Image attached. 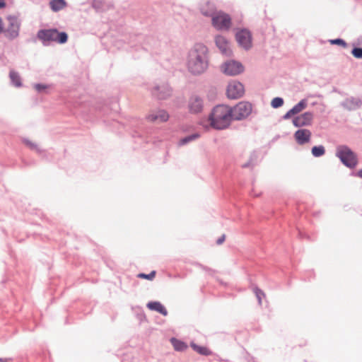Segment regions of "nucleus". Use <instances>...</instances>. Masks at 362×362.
<instances>
[{"mask_svg": "<svg viewBox=\"0 0 362 362\" xmlns=\"http://www.w3.org/2000/svg\"><path fill=\"white\" fill-rule=\"evenodd\" d=\"M208 67V49L202 44H197L189 53L187 68L194 74H200Z\"/></svg>", "mask_w": 362, "mask_h": 362, "instance_id": "nucleus-1", "label": "nucleus"}, {"mask_svg": "<svg viewBox=\"0 0 362 362\" xmlns=\"http://www.w3.org/2000/svg\"><path fill=\"white\" fill-rule=\"evenodd\" d=\"M233 119L231 107L224 105L216 106L209 117L211 127L216 129H226Z\"/></svg>", "mask_w": 362, "mask_h": 362, "instance_id": "nucleus-2", "label": "nucleus"}, {"mask_svg": "<svg viewBox=\"0 0 362 362\" xmlns=\"http://www.w3.org/2000/svg\"><path fill=\"white\" fill-rule=\"evenodd\" d=\"M37 37L43 42H55L59 44H64L68 40L66 33L59 32L57 29L41 30L37 33Z\"/></svg>", "mask_w": 362, "mask_h": 362, "instance_id": "nucleus-3", "label": "nucleus"}, {"mask_svg": "<svg viewBox=\"0 0 362 362\" xmlns=\"http://www.w3.org/2000/svg\"><path fill=\"white\" fill-rule=\"evenodd\" d=\"M336 156L341 163L348 168H354L358 163L356 155L346 146H339L337 148Z\"/></svg>", "mask_w": 362, "mask_h": 362, "instance_id": "nucleus-4", "label": "nucleus"}, {"mask_svg": "<svg viewBox=\"0 0 362 362\" xmlns=\"http://www.w3.org/2000/svg\"><path fill=\"white\" fill-rule=\"evenodd\" d=\"M252 105L247 102H240L233 108L231 107L233 119L240 120L249 116L252 112Z\"/></svg>", "mask_w": 362, "mask_h": 362, "instance_id": "nucleus-5", "label": "nucleus"}, {"mask_svg": "<svg viewBox=\"0 0 362 362\" xmlns=\"http://www.w3.org/2000/svg\"><path fill=\"white\" fill-rule=\"evenodd\" d=\"M212 25L218 30H228L231 25V19L228 14L219 11L212 17Z\"/></svg>", "mask_w": 362, "mask_h": 362, "instance_id": "nucleus-6", "label": "nucleus"}, {"mask_svg": "<svg viewBox=\"0 0 362 362\" xmlns=\"http://www.w3.org/2000/svg\"><path fill=\"white\" fill-rule=\"evenodd\" d=\"M243 65L236 61H228L222 65V71L227 75L234 76L243 71Z\"/></svg>", "mask_w": 362, "mask_h": 362, "instance_id": "nucleus-7", "label": "nucleus"}, {"mask_svg": "<svg viewBox=\"0 0 362 362\" xmlns=\"http://www.w3.org/2000/svg\"><path fill=\"white\" fill-rule=\"evenodd\" d=\"M226 93L229 98L237 99L240 98L244 94L243 86L238 81H232L228 84Z\"/></svg>", "mask_w": 362, "mask_h": 362, "instance_id": "nucleus-8", "label": "nucleus"}, {"mask_svg": "<svg viewBox=\"0 0 362 362\" xmlns=\"http://www.w3.org/2000/svg\"><path fill=\"white\" fill-rule=\"evenodd\" d=\"M8 26L5 30L6 35L10 38H15L18 35L20 23L17 18L8 16L7 18Z\"/></svg>", "mask_w": 362, "mask_h": 362, "instance_id": "nucleus-9", "label": "nucleus"}, {"mask_svg": "<svg viewBox=\"0 0 362 362\" xmlns=\"http://www.w3.org/2000/svg\"><path fill=\"white\" fill-rule=\"evenodd\" d=\"M168 119L169 115L164 110H153L146 116V119L151 122H165Z\"/></svg>", "mask_w": 362, "mask_h": 362, "instance_id": "nucleus-10", "label": "nucleus"}, {"mask_svg": "<svg viewBox=\"0 0 362 362\" xmlns=\"http://www.w3.org/2000/svg\"><path fill=\"white\" fill-rule=\"evenodd\" d=\"M236 40L240 46L248 49L252 46L251 34L247 30H241L235 35Z\"/></svg>", "mask_w": 362, "mask_h": 362, "instance_id": "nucleus-11", "label": "nucleus"}, {"mask_svg": "<svg viewBox=\"0 0 362 362\" xmlns=\"http://www.w3.org/2000/svg\"><path fill=\"white\" fill-rule=\"evenodd\" d=\"M313 119V114L310 112H306L296 117L293 119V124L295 127H300L304 126H310Z\"/></svg>", "mask_w": 362, "mask_h": 362, "instance_id": "nucleus-12", "label": "nucleus"}, {"mask_svg": "<svg viewBox=\"0 0 362 362\" xmlns=\"http://www.w3.org/2000/svg\"><path fill=\"white\" fill-rule=\"evenodd\" d=\"M216 45L221 51V52L229 57L232 54V51L230 48L229 42L226 37L221 35H218L215 38Z\"/></svg>", "mask_w": 362, "mask_h": 362, "instance_id": "nucleus-13", "label": "nucleus"}, {"mask_svg": "<svg viewBox=\"0 0 362 362\" xmlns=\"http://www.w3.org/2000/svg\"><path fill=\"white\" fill-rule=\"evenodd\" d=\"M294 138L298 144L303 145L310 141L311 132L306 129H298L295 132Z\"/></svg>", "mask_w": 362, "mask_h": 362, "instance_id": "nucleus-14", "label": "nucleus"}, {"mask_svg": "<svg viewBox=\"0 0 362 362\" xmlns=\"http://www.w3.org/2000/svg\"><path fill=\"white\" fill-rule=\"evenodd\" d=\"M189 107L192 112H199L202 109V101L197 96L192 97L189 100Z\"/></svg>", "mask_w": 362, "mask_h": 362, "instance_id": "nucleus-15", "label": "nucleus"}, {"mask_svg": "<svg viewBox=\"0 0 362 362\" xmlns=\"http://www.w3.org/2000/svg\"><path fill=\"white\" fill-rule=\"evenodd\" d=\"M147 307L150 310H156L164 316L167 315L168 314V311L159 302H149L147 304Z\"/></svg>", "mask_w": 362, "mask_h": 362, "instance_id": "nucleus-16", "label": "nucleus"}, {"mask_svg": "<svg viewBox=\"0 0 362 362\" xmlns=\"http://www.w3.org/2000/svg\"><path fill=\"white\" fill-rule=\"evenodd\" d=\"M202 13L206 16H214L216 13L214 4L210 2H204L201 6Z\"/></svg>", "mask_w": 362, "mask_h": 362, "instance_id": "nucleus-17", "label": "nucleus"}, {"mask_svg": "<svg viewBox=\"0 0 362 362\" xmlns=\"http://www.w3.org/2000/svg\"><path fill=\"white\" fill-rule=\"evenodd\" d=\"M49 6L53 11L57 12L66 6V2L65 0H51Z\"/></svg>", "mask_w": 362, "mask_h": 362, "instance_id": "nucleus-18", "label": "nucleus"}, {"mask_svg": "<svg viewBox=\"0 0 362 362\" xmlns=\"http://www.w3.org/2000/svg\"><path fill=\"white\" fill-rule=\"evenodd\" d=\"M170 341H171V344H173L175 350H176V351H185L187 348V346L185 342L180 341V340H178L175 338H172L170 339Z\"/></svg>", "mask_w": 362, "mask_h": 362, "instance_id": "nucleus-19", "label": "nucleus"}, {"mask_svg": "<svg viewBox=\"0 0 362 362\" xmlns=\"http://www.w3.org/2000/svg\"><path fill=\"white\" fill-rule=\"evenodd\" d=\"M191 346L196 352L201 355L208 356L211 354L210 350L206 346H199L194 343H192Z\"/></svg>", "mask_w": 362, "mask_h": 362, "instance_id": "nucleus-20", "label": "nucleus"}, {"mask_svg": "<svg viewBox=\"0 0 362 362\" xmlns=\"http://www.w3.org/2000/svg\"><path fill=\"white\" fill-rule=\"evenodd\" d=\"M307 100L303 99L301 100L298 104H296L292 109H291V112H293L294 115H296L300 112L307 107Z\"/></svg>", "mask_w": 362, "mask_h": 362, "instance_id": "nucleus-21", "label": "nucleus"}, {"mask_svg": "<svg viewBox=\"0 0 362 362\" xmlns=\"http://www.w3.org/2000/svg\"><path fill=\"white\" fill-rule=\"evenodd\" d=\"M9 76L11 81L16 86L20 87L21 86V78L17 72L11 71Z\"/></svg>", "mask_w": 362, "mask_h": 362, "instance_id": "nucleus-22", "label": "nucleus"}, {"mask_svg": "<svg viewBox=\"0 0 362 362\" xmlns=\"http://www.w3.org/2000/svg\"><path fill=\"white\" fill-rule=\"evenodd\" d=\"M325 150L324 146H314L312 148V154L315 157H320L325 154Z\"/></svg>", "mask_w": 362, "mask_h": 362, "instance_id": "nucleus-23", "label": "nucleus"}, {"mask_svg": "<svg viewBox=\"0 0 362 362\" xmlns=\"http://www.w3.org/2000/svg\"><path fill=\"white\" fill-rule=\"evenodd\" d=\"M284 100L281 98H274L271 103L272 106L274 108H278L283 105Z\"/></svg>", "mask_w": 362, "mask_h": 362, "instance_id": "nucleus-24", "label": "nucleus"}, {"mask_svg": "<svg viewBox=\"0 0 362 362\" xmlns=\"http://www.w3.org/2000/svg\"><path fill=\"white\" fill-rule=\"evenodd\" d=\"M156 272L155 271H152L150 274H144V273H140L137 275V276L140 279H147V280H153L155 276H156Z\"/></svg>", "mask_w": 362, "mask_h": 362, "instance_id": "nucleus-25", "label": "nucleus"}, {"mask_svg": "<svg viewBox=\"0 0 362 362\" xmlns=\"http://www.w3.org/2000/svg\"><path fill=\"white\" fill-rule=\"evenodd\" d=\"M351 53L354 55V57L357 59L362 58V48L361 47L354 48L351 51Z\"/></svg>", "mask_w": 362, "mask_h": 362, "instance_id": "nucleus-26", "label": "nucleus"}, {"mask_svg": "<svg viewBox=\"0 0 362 362\" xmlns=\"http://www.w3.org/2000/svg\"><path fill=\"white\" fill-rule=\"evenodd\" d=\"M255 296L258 299V302L259 304H262V298L264 297V293L259 288H256L254 290Z\"/></svg>", "mask_w": 362, "mask_h": 362, "instance_id": "nucleus-27", "label": "nucleus"}, {"mask_svg": "<svg viewBox=\"0 0 362 362\" xmlns=\"http://www.w3.org/2000/svg\"><path fill=\"white\" fill-rule=\"evenodd\" d=\"M329 42L332 45H338L343 47H346L347 45L346 42L341 39L330 40Z\"/></svg>", "mask_w": 362, "mask_h": 362, "instance_id": "nucleus-28", "label": "nucleus"}, {"mask_svg": "<svg viewBox=\"0 0 362 362\" xmlns=\"http://www.w3.org/2000/svg\"><path fill=\"white\" fill-rule=\"evenodd\" d=\"M198 136H199L198 134H193V135H191V136H187V137L182 139L180 142L182 144H185L187 142L198 138Z\"/></svg>", "mask_w": 362, "mask_h": 362, "instance_id": "nucleus-29", "label": "nucleus"}, {"mask_svg": "<svg viewBox=\"0 0 362 362\" xmlns=\"http://www.w3.org/2000/svg\"><path fill=\"white\" fill-rule=\"evenodd\" d=\"M34 87L36 90H37L38 92H41V91L47 89L49 86L47 85L38 83V84H35Z\"/></svg>", "mask_w": 362, "mask_h": 362, "instance_id": "nucleus-30", "label": "nucleus"}, {"mask_svg": "<svg viewBox=\"0 0 362 362\" xmlns=\"http://www.w3.org/2000/svg\"><path fill=\"white\" fill-rule=\"evenodd\" d=\"M225 239L226 235L223 234L217 240L216 243L218 245H221L225 241Z\"/></svg>", "mask_w": 362, "mask_h": 362, "instance_id": "nucleus-31", "label": "nucleus"}, {"mask_svg": "<svg viewBox=\"0 0 362 362\" xmlns=\"http://www.w3.org/2000/svg\"><path fill=\"white\" fill-rule=\"evenodd\" d=\"M293 115H294V113L293 112H291V110L289 111H288L284 116V118L285 119H289L290 117H291Z\"/></svg>", "mask_w": 362, "mask_h": 362, "instance_id": "nucleus-32", "label": "nucleus"}, {"mask_svg": "<svg viewBox=\"0 0 362 362\" xmlns=\"http://www.w3.org/2000/svg\"><path fill=\"white\" fill-rule=\"evenodd\" d=\"M153 94L156 96H157L158 98H160V99H164L167 96V95H162L161 93H154Z\"/></svg>", "mask_w": 362, "mask_h": 362, "instance_id": "nucleus-33", "label": "nucleus"}, {"mask_svg": "<svg viewBox=\"0 0 362 362\" xmlns=\"http://www.w3.org/2000/svg\"><path fill=\"white\" fill-rule=\"evenodd\" d=\"M6 6L4 0H0V8H3Z\"/></svg>", "mask_w": 362, "mask_h": 362, "instance_id": "nucleus-34", "label": "nucleus"}, {"mask_svg": "<svg viewBox=\"0 0 362 362\" xmlns=\"http://www.w3.org/2000/svg\"><path fill=\"white\" fill-rule=\"evenodd\" d=\"M356 175L361 178H362V169L358 170L356 173Z\"/></svg>", "mask_w": 362, "mask_h": 362, "instance_id": "nucleus-35", "label": "nucleus"}, {"mask_svg": "<svg viewBox=\"0 0 362 362\" xmlns=\"http://www.w3.org/2000/svg\"><path fill=\"white\" fill-rule=\"evenodd\" d=\"M3 31V24H2V20L0 18V33Z\"/></svg>", "mask_w": 362, "mask_h": 362, "instance_id": "nucleus-36", "label": "nucleus"}, {"mask_svg": "<svg viewBox=\"0 0 362 362\" xmlns=\"http://www.w3.org/2000/svg\"><path fill=\"white\" fill-rule=\"evenodd\" d=\"M9 359L7 358H0V362H8Z\"/></svg>", "mask_w": 362, "mask_h": 362, "instance_id": "nucleus-37", "label": "nucleus"}]
</instances>
